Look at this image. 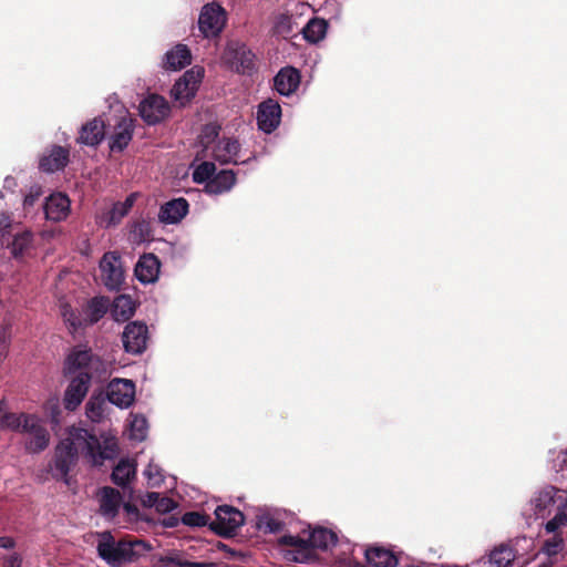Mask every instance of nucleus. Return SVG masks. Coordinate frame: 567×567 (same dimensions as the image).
Returning a JSON list of instances; mask_svg holds the SVG:
<instances>
[{"mask_svg": "<svg viewBox=\"0 0 567 567\" xmlns=\"http://www.w3.org/2000/svg\"><path fill=\"white\" fill-rule=\"evenodd\" d=\"M364 557L369 566L355 560L351 564V567H396L399 564V559L393 551L381 546L368 547L364 550Z\"/></svg>", "mask_w": 567, "mask_h": 567, "instance_id": "nucleus-16", "label": "nucleus"}, {"mask_svg": "<svg viewBox=\"0 0 567 567\" xmlns=\"http://www.w3.org/2000/svg\"><path fill=\"white\" fill-rule=\"evenodd\" d=\"M40 197V193L39 192H30L25 197H24V200H23V205L24 207H32L35 202L39 199Z\"/></svg>", "mask_w": 567, "mask_h": 567, "instance_id": "nucleus-53", "label": "nucleus"}, {"mask_svg": "<svg viewBox=\"0 0 567 567\" xmlns=\"http://www.w3.org/2000/svg\"><path fill=\"white\" fill-rule=\"evenodd\" d=\"M553 563L548 561V563H543L540 564L538 567H551Z\"/></svg>", "mask_w": 567, "mask_h": 567, "instance_id": "nucleus-58", "label": "nucleus"}, {"mask_svg": "<svg viewBox=\"0 0 567 567\" xmlns=\"http://www.w3.org/2000/svg\"><path fill=\"white\" fill-rule=\"evenodd\" d=\"M161 261L154 254H144L140 257L134 274L142 284L154 282L159 274Z\"/></svg>", "mask_w": 567, "mask_h": 567, "instance_id": "nucleus-20", "label": "nucleus"}, {"mask_svg": "<svg viewBox=\"0 0 567 567\" xmlns=\"http://www.w3.org/2000/svg\"><path fill=\"white\" fill-rule=\"evenodd\" d=\"M257 526L265 533H279L284 529L285 523L272 515L265 514L259 516Z\"/></svg>", "mask_w": 567, "mask_h": 567, "instance_id": "nucleus-41", "label": "nucleus"}, {"mask_svg": "<svg viewBox=\"0 0 567 567\" xmlns=\"http://www.w3.org/2000/svg\"><path fill=\"white\" fill-rule=\"evenodd\" d=\"M563 463H564V464H567V452L565 453V456H564Z\"/></svg>", "mask_w": 567, "mask_h": 567, "instance_id": "nucleus-62", "label": "nucleus"}, {"mask_svg": "<svg viewBox=\"0 0 567 567\" xmlns=\"http://www.w3.org/2000/svg\"><path fill=\"white\" fill-rule=\"evenodd\" d=\"M192 55L185 44H177L165 54L163 68L165 70L177 71L190 64Z\"/></svg>", "mask_w": 567, "mask_h": 567, "instance_id": "nucleus-28", "label": "nucleus"}, {"mask_svg": "<svg viewBox=\"0 0 567 567\" xmlns=\"http://www.w3.org/2000/svg\"><path fill=\"white\" fill-rule=\"evenodd\" d=\"M105 136V124L101 117H94L82 125L76 142L87 146H97Z\"/></svg>", "mask_w": 567, "mask_h": 567, "instance_id": "nucleus-21", "label": "nucleus"}, {"mask_svg": "<svg viewBox=\"0 0 567 567\" xmlns=\"http://www.w3.org/2000/svg\"><path fill=\"white\" fill-rule=\"evenodd\" d=\"M182 523L190 527H203L210 524V517L199 512H186L182 516Z\"/></svg>", "mask_w": 567, "mask_h": 567, "instance_id": "nucleus-42", "label": "nucleus"}, {"mask_svg": "<svg viewBox=\"0 0 567 567\" xmlns=\"http://www.w3.org/2000/svg\"><path fill=\"white\" fill-rule=\"evenodd\" d=\"M255 58L252 51L238 41L228 42L223 54L225 63L233 71L244 75H250L254 72Z\"/></svg>", "mask_w": 567, "mask_h": 567, "instance_id": "nucleus-4", "label": "nucleus"}, {"mask_svg": "<svg viewBox=\"0 0 567 567\" xmlns=\"http://www.w3.org/2000/svg\"><path fill=\"white\" fill-rule=\"evenodd\" d=\"M310 553L313 549L328 550L338 542L336 533L324 527H316L309 532L307 537Z\"/></svg>", "mask_w": 567, "mask_h": 567, "instance_id": "nucleus-26", "label": "nucleus"}, {"mask_svg": "<svg viewBox=\"0 0 567 567\" xmlns=\"http://www.w3.org/2000/svg\"><path fill=\"white\" fill-rule=\"evenodd\" d=\"M281 107L275 100L268 99L260 103L257 124L258 127L265 133H271L280 124Z\"/></svg>", "mask_w": 567, "mask_h": 567, "instance_id": "nucleus-14", "label": "nucleus"}, {"mask_svg": "<svg viewBox=\"0 0 567 567\" xmlns=\"http://www.w3.org/2000/svg\"><path fill=\"white\" fill-rule=\"evenodd\" d=\"M327 29L324 19L312 18L302 30L303 38L310 43H318L326 37Z\"/></svg>", "mask_w": 567, "mask_h": 567, "instance_id": "nucleus-35", "label": "nucleus"}, {"mask_svg": "<svg viewBox=\"0 0 567 567\" xmlns=\"http://www.w3.org/2000/svg\"><path fill=\"white\" fill-rule=\"evenodd\" d=\"M72 435L78 441V445L95 464H102L104 460L116 456L118 452L117 442L114 437H105L103 443L100 439L86 429L73 427Z\"/></svg>", "mask_w": 567, "mask_h": 567, "instance_id": "nucleus-2", "label": "nucleus"}, {"mask_svg": "<svg viewBox=\"0 0 567 567\" xmlns=\"http://www.w3.org/2000/svg\"><path fill=\"white\" fill-rule=\"evenodd\" d=\"M32 244V234L30 231H22L14 235L10 245L11 252L14 257L22 256Z\"/></svg>", "mask_w": 567, "mask_h": 567, "instance_id": "nucleus-37", "label": "nucleus"}, {"mask_svg": "<svg viewBox=\"0 0 567 567\" xmlns=\"http://www.w3.org/2000/svg\"><path fill=\"white\" fill-rule=\"evenodd\" d=\"M7 402L0 400V430H10L21 433L24 429V421L33 414L7 412Z\"/></svg>", "mask_w": 567, "mask_h": 567, "instance_id": "nucleus-29", "label": "nucleus"}, {"mask_svg": "<svg viewBox=\"0 0 567 567\" xmlns=\"http://www.w3.org/2000/svg\"><path fill=\"white\" fill-rule=\"evenodd\" d=\"M553 563L548 561V563H543L540 564L538 567H551Z\"/></svg>", "mask_w": 567, "mask_h": 567, "instance_id": "nucleus-59", "label": "nucleus"}, {"mask_svg": "<svg viewBox=\"0 0 567 567\" xmlns=\"http://www.w3.org/2000/svg\"><path fill=\"white\" fill-rule=\"evenodd\" d=\"M100 360L93 355L91 349L75 348L66 358L65 372L69 375H76L82 371H92L97 368Z\"/></svg>", "mask_w": 567, "mask_h": 567, "instance_id": "nucleus-11", "label": "nucleus"}, {"mask_svg": "<svg viewBox=\"0 0 567 567\" xmlns=\"http://www.w3.org/2000/svg\"><path fill=\"white\" fill-rule=\"evenodd\" d=\"M216 172V166L212 162H203L193 172V181L196 184H206L213 178Z\"/></svg>", "mask_w": 567, "mask_h": 567, "instance_id": "nucleus-39", "label": "nucleus"}, {"mask_svg": "<svg viewBox=\"0 0 567 567\" xmlns=\"http://www.w3.org/2000/svg\"><path fill=\"white\" fill-rule=\"evenodd\" d=\"M79 450H81V446L78 445L71 430L70 436L60 441L54 449V455L50 464L53 478L70 484L69 473L78 463Z\"/></svg>", "mask_w": 567, "mask_h": 567, "instance_id": "nucleus-3", "label": "nucleus"}, {"mask_svg": "<svg viewBox=\"0 0 567 567\" xmlns=\"http://www.w3.org/2000/svg\"><path fill=\"white\" fill-rule=\"evenodd\" d=\"M112 312L116 321H126L135 313V302L130 296L121 295L115 298Z\"/></svg>", "mask_w": 567, "mask_h": 567, "instance_id": "nucleus-33", "label": "nucleus"}, {"mask_svg": "<svg viewBox=\"0 0 567 567\" xmlns=\"http://www.w3.org/2000/svg\"><path fill=\"white\" fill-rule=\"evenodd\" d=\"M240 150V144L237 140L225 138L218 143L214 148V157L221 164L234 163L238 164L237 155Z\"/></svg>", "mask_w": 567, "mask_h": 567, "instance_id": "nucleus-31", "label": "nucleus"}, {"mask_svg": "<svg viewBox=\"0 0 567 567\" xmlns=\"http://www.w3.org/2000/svg\"><path fill=\"white\" fill-rule=\"evenodd\" d=\"M64 320L70 324V327L75 331L78 329L87 327L85 317H81V315H78L72 309L64 310L63 312Z\"/></svg>", "mask_w": 567, "mask_h": 567, "instance_id": "nucleus-46", "label": "nucleus"}, {"mask_svg": "<svg viewBox=\"0 0 567 567\" xmlns=\"http://www.w3.org/2000/svg\"><path fill=\"white\" fill-rule=\"evenodd\" d=\"M147 420L142 415H134L131 421V436L142 441L146 436Z\"/></svg>", "mask_w": 567, "mask_h": 567, "instance_id": "nucleus-44", "label": "nucleus"}, {"mask_svg": "<svg viewBox=\"0 0 567 567\" xmlns=\"http://www.w3.org/2000/svg\"><path fill=\"white\" fill-rule=\"evenodd\" d=\"M226 23V11L217 2L207 3L203 7L198 27L205 38L217 37Z\"/></svg>", "mask_w": 567, "mask_h": 567, "instance_id": "nucleus-6", "label": "nucleus"}, {"mask_svg": "<svg viewBox=\"0 0 567 567\" xmlns=\"http://www.w3.org/2000/svg\"><path fill=\"white\" fill-rule=\"evenodd\" d=\"M558 492V488L553 485H547L539 489L530 499L534 513L537 516L544 517L547 511L555 505Z\"/></svg>", "mask_w": 567, "mask_h": 567, "instance_id": "nucleus-27", "label": "nucleus"}, {"mask_svg": "<svg viewBox=\"0 0 567 567\" xmlns=\"http://www.w3.org/2000/svg\"><path fill=\"white\" fill-rule=\"evenodd\" d=\"M43 209L47 219L53 221L63 220L70 212V199L64 194H53L47 198Z\"/></svg>", "mask_w": 567, "mask_h": 567, "instance_id": "nucleus-23", "label": "nucleus"}, {"mask_svg": "<svg viewBox=\"0 0 567 567\" xmlns=\"http://www.w3.org/2000/svg\"><path fill=\"white\" fill-rule=\"evenodd\" d=\"M11 227V218L6 213H0V231H6Z\"/></svg>", "mask_w": 567, "mask_h": 567, "instance_id": "nucleus-54", "label": "nucleus"}, {"mask_svg": "<svg viewBox=\"0 0 567 567\" xmlns=\"http://www.w3.org/2000/svg\"><path fill=\"white\" fill-rule=\"evenodd\" d=\"M22 557L18 553H13L10 556H7L3 561V567H21Z\"/></svg>", "mask_w": 567, "mask_h": 567, "instance_id": "nucleus-52", "label": "nucleus"}, {"mask_svg": "<svg viewBox=\"0 0 567 567\" xmlns=\"http://www.w3.org/2000/svg\"><path fill=\"white\" fill-rule=\"evenodd\" d=\"M220 127L216 124H207L203 127L202 133L199 135V142L205 147L208 148L212 143L219 135Z\"/></svg>", "mask_w": 567, "mask_h": 567, "instance_id": "nucleus-45", "label": "nucleus"}, {"mask_svg": "<svg viewBox=\"0 0 567 567\" xmlns=\"http://www.w3.org/2000/svg\"><path fill=\"white\" fill-rule=\"evenodd\" d=\"M159 493L157 492H147L142 498V505L144 507H155L157 499H158Z\"/></svg>", "mask_w": 567, "mask_h": 567, "instance_id": "nucleus-51", "label": "nucleus"}, {"mask_svg": "<svg viewBox=\"0 0 567 567\" xmlns=\"http://www.w3.org/2000/svg\"><path fill=\"white\" fill-rule=\"evenodd\" d=\"M147 339V326L140 321L127 323L122 333L125 351L133 354H140L146 349Z\"/></svg>", "mask_w": 567, "mask_h": 567, "instance_id": "nucleus-10", "label": "nucleus"}, {"mask_svg": "<svg viewBox=\"0 0 567 567\" xmlns=\"http://www.w3.org/2000/svg\"><path fill=\"white\" fill-rule=\"evenodd\" d=\"M92 375L89 371H82L72 375L64 393V406L69 411H74L85 398Z\"/></svg>", "mask_w": 567, "mask_h": 567, "instance_id": "nucleus-9", "label": "nucleus"}, {"mask_svg": "<svg viewBox=\"0 0 567 567\" xmlns=\"http://www.w3.org/2000/svg\"><path fill=\"white\" fill-rule=\"evenodd\" d=\"M300 84V73L292 66L282 68L274 78V87L281 95L292 94Z\"/></svg>", "mask_w": 567, "mask_h": 567, "instance_id": "nucleus-22", "label": "nucleus"}, {"mask_svg": "<svg viewBox=\"0 0 567 567\" xmlns=\"http://www.w3.org/2000/svg\"><path fill=\"white\" fill-rule=\"evenodd\" d=\"M146 474H147L148 478L152 480V474H154V471L148 470V471H146Z\"/></svg>", "mask_w": 567, "mask_h": 567, "instance_id": "nucleus-61", "label": "nucleus"}, {"mask_svg": "<svg viewBox=\"0 0 567 567\" xmlns=\"http://www.w3.org/2000/svg\"><path fill=\"white\" fill-rule=\"evenodd\" d=\"M135 472L136 468L133 463L128 460H121L112 471V482L117 486L125 487L131 478L135 476Z\"/></svg>", "mask_w": 567, "mask_h": 567, "instance_id": "nucleus-34", "label": "nucleus"}, {"mask_svg": "<svg viewBox=\"0 0 567 567\" xmlns=\"http://www.w3.org/2000/svg\"><path fill=\"white\" fill-rule=\"evenodd\" d=\"M16 546V542L10 536L0 537V548L12 549Z\"/></svg>", "mask_w": 567, "mask_h": 567, "instance_id": "nucleus-55", "label": "nucleus"}, {"mask_svg": "<svg viewBox=\"0 0 567 567\" xmlns=\"http://www.w3.org/2000/svg\"><path fill=\"white\" fill-rule=\"evenodd\" d=\"M163 524L166 527H175L178 524V519L173 517V516H171V517L164 519Z\"/></svg>", "mask_w": 567, "mask_h": 567, "instance_id": "nucleus-56", "label": "nucleus"}, {"mask_svg": "<svg viewBox=\"0 0 567 567\" xmlns=\"http://www.w3.org/2000/svg\"><path fill=\"white\" fill-rule=\"evenodd\" d=\"M236 184V174L231 169H221L215 173L205 185V192L210 195H219L233 188Z\"/></svg>", "mask_w": 567, "mask_h": 567, "instance_id": "nucleus-25", "label": "nucleus"}, {"mask_svg": "<svg viewBox=\"0 0 567 567\" xmlns=\"http://www.w3.org/2000/svg\"><path fill=\"white\" fill-rule=\"evenodd\" d=\"M567 524V516L559 508L555 516L545 524V530L547 533L557 534L556 532Z\"/></svg>", "mask_w": 567, "mask_h": 567, "instance_id": "nucleus-47", "label": "nucleus"}, {"mask_svg": "<svg viewBox=\"0 0 567 567\" xmlns=\"http://www.w3.org/2000/svg\"><path fill=\"white\" fill-rule=\"evenodd\" d=\"M106 398L120 408H128L135 399V384L132 380L114 379L106 390Z\"/></svg>", "mask_w": 567, "mask_h": 567, "instance_id": "nucleus-12", "label": "nucleus"}, {"mask_svg": "<svg viewBox=\"0 0 567 567\" xmlns=\"http://www.w3.org/2000/svg\"><path fill=\"white\" fill-rule=\"evenodd\" d=\"M105 401L101 396H92L86 403V415L93 422H99L104 414Z\"/></svg>", "mask_w": 567, "mask_h": 567, "instance_id": "nucleus-40", "label": "nucleus"}, {"mask_svg": "<svg viewBox=\"0 0 567 567\" xmlns=\"http://www.w3.org/2000/svg\"><path fill=\"white\" fill-rule=\"evenodd\" d=\"M189 204L183 198H175L165 203L159 210V220L165 224H176L188 213Z\"/></svg>", "mask_w": 567, "mask_h": 567, "instance_id": "nucleus-24", "label": "nucleus"}, {"mask_svg": "<svg viewBox=\"0 0 567 567\" xmlns=\"http://www.w3.org/2000/svg\"><path fill=\"white\" fill-rule=\"evenodd\" d=\"M171 93L176 101L181 102V104L189 102L195 95L194 87H190L188 81L186 80L177 81L173 85Z\"/></svg>", "mask_w": 567, "mask_h": 567, "instance_id": "nucleus-38", "label": "nucleus"}, {"mask_svg": "<svg viewBox=\"0 0 567 567\" xmlns=\"http://www.w3.org/2000/svg\"><path fill=\"white\" fill-rule=\"evenodd\" d=\"M135 200V195L131 194L124 202H117L113 205L110 212V223L118 224L123 217H125L132 209Z\"/></svg>", "mask_w": 567, "mask_h": 567, "instance_id": "nucleus-36", "label": "nucleus"}, {"mask_svg": "<svg viewBox=\"0 0 567 567\" xmlns=\"http://www.w3.org/2000/svg\"><path fill=\"white\" fill-rule=\"evenodd\" d=\"M21 433L27 434L24 447L30 453H40L49 446L50 434L35 415L25 419Z\"/></svg>", "mask_w": 567, "mask_h": 567, "instance_id": "nucleus-7", "label": "nucleus"}, {"mask_svg": "<svg viewBox=\"0 0 567 567\" xmlns=\"http://www.w3.org/2000/svg\"><path fill=\"white\" fill-rule=\"evenodd\" d=\"M177 507L176 502H174L171 497L162 496L159 494L155 509L161 514H166L172 512Z\"/></svg>", "mask_w": 567, "mask_h": 567, "instance_id": "nucleus-48", "label": "nucleus"}, {"mask_svg": "<svg viewBox=\"0 0 567 567\" xmlns=\"http://www.w3.org/2000/svg\"><path fill=\"white\" fill-rule=\"evenodd\" d=\"M280 546L292 547L293 550L289 551V559L297 563H307L313 558V554L310 553L309 543L307 538L299 535H284L278 540Z\"/></svg>", "mask_w": 567, "mask_h": 567, "instance_id": "nucleus-19", "label": "nucleus"}, {"mask_svg": "<svg viewBox=\"0 0 567 567\" xmlns=\"http://www.w3.org/2000/svg\"><path fill=\"white\" fill-rule=\"evenodd\" d=\"M100 269L104 285L110 290H118L124 280L120 257L115 252H106L100 261Z\"/></svg>", "mask_w": 567, "mask_h": 567, "instance_id": "nucleus-13", "label": "nucleus"}, {"mask_svg": "<svg viewBox=\"0 0 567 567\" xmlns=\"http://www.w3.org/2000/svg\"><path fill=\"white\" fill-rule=\"evenodd\" d=\"M289 23H290V20L288 17H281L280 20L275 25V32L277 34H281V35L290 33Z\"/></svg>", "mask_w": 567, "mask_h": 567, "instance_id": "nucleus-50", "label": "nucleus"}, {"mask_svg": "<svg viewBox=\"0 0 567 567\" xmlns=\"http://www.w3.org/2000/svg\"><path fill=\"white\" fill-rule=\"evenodd\" d=\"M564 539L560 534H554L549 539H546L542 546V551L549 557L556 556L563 550Z\"/></svg>", "mask_w": 567, "mask_h": 567, "instance_id": "nucleus-43", "label": "nucleus"}, {"mask_svg": "<svg viewBox=\"0 0 567 567\" xmlns=\"http://www.w3.org/2000/svg\"><path fill=\"white\" fill-rule=\"evenodd\" d=\"M146 474H147L148 478L152 480V474H154V471L148 470V471H146Z\"/></svg>", "mask_w": 567, "mask_h": 567, "instance_id": "nucleus-60", "label": "nucleus"}, {"mask_svg": "<svg viewBox=\"0 0 567 567\" xmlns=\"http://www.w3.org/2000/svg\"><path fill=\"white\" fill-rule=\"evenodd\" d=\"M134 127L133 118L127 116L121 117L110 137V150L112 152H123L133 138Z\"/></svg>", "mask_w": 567, "mask_h": 567, "instance_id": "nucleus-17", "label": "nucleus"}, {"mask_svg": "<svg viewBox=\"0 0 567 567\" xmlns=\"http://www.w3.org/2000/svg\"><path fill=\"white\" fill-rule=\"evenodd\" d=\"M244 523L245 516L239 509L229 505H219L215 509V519L210 522L209 528L218 536L229 538Z\"/></svg>", "mask_w": 567, "mask_h": 567, "instance_id": "nucleus-5", "label": "nucleus"}, {"mask_svg": "<svg viewBox=\"0 0 567 567\" xmlns=\"http://www.w3.org/2000/svg\"><path fill=\"white\" fill-rule=\"evenodd\" d=\"M109 298L103 296L91 298L83 308V313L87 326H92L99 322L109 311Z\"/></svg>", "mask_w": 567, "mask_h": 567, "instance_id": "nucleus-30", "label": "nucleus"}, {"mask_svg": "<svg viewBox=\"0 0 567 567\" xmlns=\"http://www.w3.org/2000/svg\"><path fill=\"white\" fill-rule=\"evenodd\" d=\"M122 506L127 516V520L130 523H135L141 519L140 509L137 508L136 505L127 502V503H123Z\"/></svg>", "mask_w": 567, "mask_h": 567, "instance_id": "nucleus-49", "label": "nucleus"}, {"mask_svg": "<svg viewBox=\"0 0 567 567\" xmlns=\"http://www.w3.org/2000/svg\"><path fill=\"white\" fill-rule=\"evenodd\" d=\"M515 557L516 554L513 547L508 544H499L491 550L486 563L491 567H509Z\"/></svg>", "mask_w": 567, "mask_h": 567, "instance_id": "nucleus-32", "label": "nucleus"}, {"mask_svg": "<svg viewBox=\"0 0 567 567\" xmlns=\"http://www.w3.org/2000/svg\"><path fill=\"white\" fill-rule=\"evenodd\" d=\"M150 549V545L135 536L125 535L117 539L109 530L99 534L96 545L99 557L110 567L134 563Z\"/></svg>", "mask_w": 567, "mask_h": 567, "instance_id": "nucleus-1", "label": "nucleus"}, {"mask_svg": "<svg viewBox=\"0 0 567 567\" xmlns=\"http://www.w3.org/2000/svg\"><path fill=\"white\" fill-rule=\"evenodd\" d=\"M69 161V150L60 145H53L49 153L40 158L39 168L45 173H54L63 169Z\"/></svg>", "mask_w": 567, "mask_h": 567, "instance_id": "nucleus-18", "label": "nucleus"}, {"mask_svg": "<svg viewBox=\"0 0 567 567\" xmlns=\"http://www.w3.org/2000/svg\"><path fill=\"white\" fill-rule=\"evenodd\" d=\"M138 111L148 125H155L168 116L171 109L165 97L153 93L140 103Z\"/></svg>", "mask_w": 567, "mask_h": 567, "instance_id": "nucleus-8", "label": "nucleus"}, {"mask_svg": "<svg viewBox=\"0 0 567 567\" xmlns=\"http://www.w3.org/2000/svg\"><path fill=\"white\" fill-rule=\"evenodd\" d=\"M558 508H559L561 512H564V513H565V515L567 516V498H566V501H565L564 505H563V506H559Z\"/></svg>", "mask_w": 567, "mask_h": 567, "instance_id": "nucleus-57", "label": "nucleus"}, {"mask_svg": "<svg viewBox=\"0 0 567 567\" xmlns=\"http://www.w3.org/2000/svg\"><path fill=\"white\" fill-rule=\"evenodd\" d=\"M97 495L100 503V515L106 520H114L123 504L122 494L111 486H104L100 488Z\"/></svg>", "mask_w": 567, "mask_h": 567, "instance_id": "nucleus-15", "label": "nucleus"}]
</instances>
